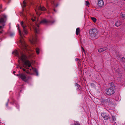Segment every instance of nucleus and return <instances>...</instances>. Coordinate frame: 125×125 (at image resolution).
<instances>
[{
    "label": "nucleus",
    "instance_id": "obj_36",
    "mask_svg": "<svg viewBox=\"0 0 125 125\" xmlns=\"http://www.w3.org/2000/svg\"><path fill=\"white\" fill-rule=\"evenodd\" d=\"M23 69V71H26L25 69Z\"/></svg>",
    "mask_w": 125,
    "mask_h": 125
},
{
    "label": "nucleus",
    "instance_id": "obj_32",
    "mask_svg": "<svg viewBox=\"0 0 125 125\" xmlns=\"http://www.w3.org/2000/svg\"><path fill=\"white\" fill-rule=\"evenodd\" d=\"M82 49H83V52H84V53H85V50H84V49L83 48V47H82Z\"/></svg>",
    "mask_w": 125,
    "mask_h": 125
},
{
    "label": "nucleus",
    "instance_id": "obj_23",
    "mask_svg": "<svg viewBox=\"0 0 125 125\" xmlns=\"http://www.w3.org/2000/svg\"><path fill=\"white\" fill-rule=\"evenodd\" d=\"M91 19L94 22H95L96 21V19L95 18L91 17Z\"/></svg>",
    "mask_w": 125,
    "mask_h": 125
},
{
    "label": "nucleus",
    "instance_id": "obj_6",
    "mask_svg": "<svg viewBox=\"0 0 125 125\" xmlns=\"http://www.w3.org/2000/svg\"><path fill=\"white\" fill-rule=\"evenodd\" d=\"M115 92L114 89L112 88L106 89L105 91V93L108 95H111L113 94Z\"/></svg>",
    "mask_w": 125,
    "mask_h": 125
},
{
    "label": "nucleus",
    "instance_id": "obj_45",
    "mask_svg": "<svg viewBox=\"0 0 125 125\" xmlns=\"http://www.w3.org/2000/svg\"><path fill=\"white\" fill-rule=\"evenodd\" d=\"M48 13H50L49 12H48Z\"/></svg>",
    "mask_w": 125,
    "mask_h": 125
},
{
    "label": "nucleus",
    "instance_id": "obj_25",
    "mask_svg": "<svg viewBox=\"0 0 125 125\" xmlns=\"http://www.w3.org/2000/svg\"><path fill=\"white\" fill-rule=\"evenodd\" d=\"M15 33L14 32H11L10 33V35L11 37L13 36L14 35Z\"/></svg>",
    "mask_w": 125,
    "mask_h": 125
},
{
    "label": "nucleus",
    "instance_id": "obj_31",
    "mask_svg": "<svg viewBox=\"0 0 125 125\" xmlns=\"http://www.w3.org/2000/svg\"><path fill=\"white\" fill-rule=\"evenodd\" d=\"M36 75H37V76L38 75V73L37 71V72H36Z\"/></svg>",
    "mask_w": 125,
    "mask_h": 125
},
{
    "label": "nucleus",
    "instance_id": "obj_40",
    "mask_svg": "<svg viewBox=\"0 0 125 125\" xmlns=\"http://www.w3.org/2000/svg\"><path fill=\"white\" fill-rule=\"evenodd\" d=\"M13 73L14 74L15 73V71H13Z\"/></svg>",
    "mask_w": 125,
    "mask_h": 125
},
{
    "label": "nucleus",
    "instance_id": "obj_27",
    "mask_svg": "<svg viewBox=\"0 0 125 125\" xmlns=\"http://www.w3.org/2000/svg\"><path fill=\"white\" fill-rule=\"evenodd\" d=\"M116 119L115 116H112V120L113 121H115V120Z\"/></svg>",
    "mask_w": 125,
    "mask_h": 125
},
{
    "label": "nucleus",
    "instance_id": "obj_43",
    "mask_svg": "<svg viewBox=\"0 0 125 125\" xmlns=\"http://www.w3.org/2000/svg\"><path fill=\"white\" fill-rule=\"evenodd\" d=\"M19 74H17V76H19Z\"/></svg>",
    "mask_w": 125,
    "mask_h": 125
},
{
    "label": "nucleus",
    "instance_id": "obj_11",
    "mask_svg": "<svg viewBox=\"0 0 125 125\" xmlns=\"http://www.w3.org/2000/svg\"><path fill=\"white\" fill-rule=\"evenodd\" d=\"M102 104L105 103H110L111 102V100L109 98L103 99L102 100Z\"/></svg>",
    "mask_w": 125,
    "mask_h": 125
},
{
    "label": "nucleus",
    "instance_id": "obj_29",
    "mask_svg": "<svg viewBox=\"0 0 125 125\" xmlns=\"http://www.w3.org/2000/svg\"><path fill=\"white\" fill-rule=\"evenodd\" d=\"M85 3V5H86V6H88L89 4V2L87 1H86Z\"/></svg>",
    "mask_w": 125,
    "mask_h": 125
},
{
    "label": "nucleus",
    "instance_id": "obj_19",
    "mask_svg": "<svg viewBox=\"0 0 125 125\" xmlns=\"http://www.w3.org/2000/svg\"><path fill=\"white\" fill-rule=\"evenodd\" d=\"M75 87L76 89H79V87H80V85L77 83H76Z\"/></svg>",
    "mask_w": 125,
    "mask_h": 125
},
{
    "label": "nucleus",
    "instance_id": "obj_48",
    "mask_svg": "<svg viewBox=\"0 0 125 125\" xmlns=\"http://www.w3.org/2000/svg\"><path fill=\"white\" fill-rule=\"evenodd\" d=\"M124 0L125 1V0Z\"/></svg>",
    "mask_w": 125,
    "mask_h": 125
},
{
    "label": "nucleus",
    "instance_id": "obj_18",
    "mask_svg": "<svg viewBox=\"0 0 125 125\" xmlns=\"http://www.w3.org/2000/svg\"><path fill=\"white\" fill-rule=\"evenodd\" d=\"M72 125H81L79 122L77 121H75L73 124Z\"/></svg>",
    "mask_w": 125,
    "mask_h": 125
},
{
    "label": "nucleus",
    "instance_id": "obj_21",
    "mask_svg": "<svg viewBox=\"0 0 125 125\" xmlns=\"http://www.w3.org/2000/svg\"><path fill=\"white\" fill-rule=\"evenodd\" d=\"M31 20L32 21H36V20H37V21H38V20L37 18L36 17H34V18H32L31 19Z\"/></svg>",
    "mask_w": 125,
    "mask_h": 125
},
{
    "label": "nucleus",
    "instance_id": "obj_17",
    "mask_svg": "<svg viewBox=\"0 0 125 125\" xmlns=\"http://www.w3.org/2000/svg\"><path fill=\"white\" fill-rule=\"evenodd\" d=\"M121 23L119 22V21H117L115 23V25L117 27H118L120 26V25Z\"/></svg>",
    "mask_w": 125,
    "mask_h": 125
},
{
    "label": "nucleus",
    "instance_id": "obj_10",
    "mask_svg": "<svg viewBox=\"0 0 125 125\" xmlns=\"http://www.w3.org/2000/svg\"><path fill=\"white\" fill-rule=\"evenodd\" d=\"M37 36L35 35V36L33 37L32 39L30 40L32 44H34L37 42Z\"/></svg>",
    "mask_w": 125,
    "mask_h": 125
},
{
    "label": "nucleus",
    "instance_id": "obj_8",
    "mask_svg": "<svg viewBox=\"0 0 125 125\" xmlns=\"http://www.w3.org/2000/svg\"><path fill=\"white\" fill-rule=\"evenodd\" d=\"M101 115L104 119L105 120H108L110 118V117L109 114L106 113H102Z\"/></svg>",
    "mask_w": 125,
    "mask_h": 125
},
{
    "label": "nucleus",
    "instance_id": "obj_34",
    "mask_svg": "<svg viewBox=\"0 0 125 125\" xmlns=\"http://www.w3.org/2000/svg\"><path fill=\"white\" fill-rule=\"evenodd\" d=\"M8 103H7L6 104V106H7V107H8Z\"/></svg>",
    "mask_w": 125,
    "mask_h": 125
},
{
    "label": "nucleus",
    "instance_id": "obj_28",
    "mask_svg": "<svg viewBox=\"0 0 125 125\" xmlns=\"http://www.w3.org/2000/svg\"><path fill=\"white\" fill-rule=\"evenodd\" d=\"M121 61H122L124 62L125 61V59L123 57H122L121 59Z\"/></svg>",
    "mask_w": 125,
    "mask_h": 125
},
{
    "label": "nucleus",
    "instance_id": "obj_44",
    "mask_svg": "<svg viewBox=\"0 0 125 125\" xmlns=\"http://www.w3.org/2000/svg\"><path fill=\"white\" fill-rule=\"evenodd\" d=\"M18 62H19V63H20L19 61H18Z\"/></svg>",
    "mask_w": 125,
    "mask_h": 125
},
{
    "label": "nucleus",
    "instance_id": "obj_33",
    "mask_svg": "<svg viewBox=\"0 0 125 125\" xmlns=\"http://www.w3.org/2000/svg\"><path fill=\"white\" fill-rule=\"evenodd\" d=\"M80 61H78V65H80Z\"/></svg>",
    "mask_w": 125,
    "mask_h": 125
},
{
    "label": "nucleus",
    "instance_id": "obj_41",
    "mask_svg": "<svg viewBox=\"0 0 125 125\" xmlns=\"http://www.w3.org/2000/svg\"><path fill=\"white\" fill-rule=\"evenodd\" d=\"M2 33V31H0V33Z\"/></svg>",
    "mask_w": 125,
    "mask_h": 125
},
{
    "label": "nucleus",
    "instance_id": "obj_47",
    "mask_svg": "<svg viewBox=\"0 0 125 125\" xmlns=\"http://www.w3.org/2000/svg\"><path fill=\"white\" fill-rule=\"evenodd\" d=\"M52 4H53V3H52Z\"/></svg>",
    "mask_w": 125,
    "mask_h": 125
},
{
    "label": "nucleus",
    "instance_id": "obj_39",
    "mask_svg": "<svg viewBox=\"0 0 125 125\" xmlns=\"http://www.w3.org/2000/svg\"><path fill=\"white\" fill-rule=\"evenodd\" d=\"M53 10H54L55 12H56V10H55V9H53Z\"/></svg>",
    "mask_w": 125,
    "mask_h": 125
},
{
    "label": "nucleus",
    "instance_id": "obj_7",
    "mask_svg": "<svg viewBox=\"0 0 125 125\" xmlns=\"http://www.w3.org/2000/svg\"><path fill=\"white\" fill-rule=\"evenodd\" d=\"M19 77L25 82H27L28 80L31 78L30 76H26V75L23 73H21L20 74Z\"/></svg>",
    "mask_w": 125,
    "mask_h": 125
},
{
    "label": "nucleus",
    "instance_id": "obj_12",
    "mask_svg": "<svg viewBox=\"0 0 125 125\" xmlns=\"http://www.w3.org/2000/svg\"><path fill=\"white\" fill-rule=\"evenodd\" d=\"M6 18V16L4 15H2L0 18V23H2L4 22V19Z\"/></svg>",
    "mask_w": 125,
    "mask_h": 125
},
{
    "label": "nucleus",
    "instance_id": "obj_2",
    "mask_svg": "<svg viewBox=\"0 0 125 125\" xmlns=\"http://www.w3.org/2000/svg\"><path fill=\"white\" fill-rule=\"evenodd\" d=\"M21 25L23 28V33H22L21 30L20 29V25L19 24H17V27L18 30L19 31V33L20 36V42L21 44V47L22 49H25L27 50V46L25 42L24 41L23 39V35L27 34V31L26 28V25L24 24L23 22L22 21L21 22Z\"/></svg>",
    "mask_w": 125,
    "mask_h": 125
},
{
    "label": "nucleus",
    "instance_id": "obj_35",
    "mask_svg": "<svg viewBox=\"0 0 125 125\" xmlns=\"http://www.w3.org/2000/svg\"><path fill=\"white\" fill-rule=\"evenodd\" d=\"M80 60H79V59H78V58H77V61H80Z\"/></svg>",
    "mask_w": 125,
    "mask_h": 125
},
{
    "label": "nucleus",
    "instance_id": "obj_16",
    "mask_svg": "<svg viewBox=\"0 0 125 125\" xmlns=\"http://www.w3.org/2000/svg\"><path fill=\"white\" fill-rule=\"evenodd\" d=\"M21 16H22L24 18V20H26L27 19L26 15L24 14L23 13L21 12Z\"/></svg>",
    "mask_w": 125,
    "mask_h": 125
},
{
    "label": "nucleus",
    "instance_id": "obj_46",
    "mask_svg": "<svg viewBox=\"0 0 125 125\" xmlns=\"http://www.w3.org/2000/svg\"><path fill=\"white\" fill-rule=\"evenodd\" d=\"M112 87H113V86H112Z\"/></svg>",
    "mask_w": 125,
    "mask_h": 125
},
{
    "label": "nucleus",
    "instance_id": "obj_9",
    "mask_svg": "<svg viewBox=\"0 0 125 125\" xmlns=\"http://www.w3.org/2000/svg\"><path fill=\"white\" fill-rule=\"evenodd\" d=\"M37 10L36 9L35 10L36 11V13L38 15L39 14L38 12L37 11V10H41L44 11L46 10V9L43 6L41 7V6H37Z\"/></svg>",
    "mask_w": 125,
    "mask_h": 125
},
{
    "label": "nucleus",
    "instance_id": "obj_24",
    "mask_svg": "<svg viewBox=\"0 0 125 125\" xmlns=\"http://www.w3.org/2000/svg\"><path fill=\"white\" fill-rule=\"evenodd\" d=\"M121 17L124 19H125V14H122L121 15Z\"/></svg>",
    "mask_w": 125,
    "mask_h": 125
},
{
    "label": "nucleus",
    "instance_id": "obj_37",
    "mask_svg": "<svg viewBox=\"0 0 125 125\" xmlns=\"http://www.w3.org/2000/svg\"><path fill=\"white\" fill-rule=\"evenodd\" d=\"M2 27V26H0V29Z\"/></svg>",
    "mask_w": 125,
    "mask_h": 125
},
{
    "label": "nucleus",
    "instance_id": "obj_4",
    "mask_svg": "<svg viewBox=\"0 0 125 125\" xmlns=\"http://www.w3.org/2000/svg\"><path fill=\"white\" fill-rule=\"evenodd\" d=\"M29 24L33 28L34 32L35 34L38 33L39 31V25L37 24V23H35L34 24H32L30 21H29Z\"/></svg>",
    "mask_w": 125,
    "mask_h": 125
},
{
    "label": "nucleus",
    "instance_id": "obj_14",
    "mask_svg": "<svg viewBox=\"0 0 125 125\" xmlns=\"http://www.w3.org/2000/svg\"><path fill=\"white\" fill-rule=\"evenodd\" d=\"M107 49V48H100L98 50V52H101L105 51Z\"/></svg>",
    "mask_w": 125,
    "mask_h": 125
},
{
    "label": "nucleus",
    "instance_id": "obj_3",
    "mask_svg": "<svg viewBox=\"0 0 125 125\" xmlns=\"http://www.w3.org/2000/svg\"><path fill=\"white\" fill-rule=\"evenodd\" d=\"M89 32L90 35L92 39L95 38L98 32L97 30L95 28L90 29Z\"/></svg>",
    "mask_w": 125,
    "mask_h": 125
},
{
    "label": "nucleus",
    "instance_id": "obj_13",
    "mask_svg": "<svg viewBox=\"0 0 125 125\" xmlns=\"http://www.w3.org/2000/svg\"><path fill=\"white\" fill-rule=\"evenodd\" d=\"M104 2L102 0H100L98 3V6L99 7H102L104 5Z\"/></svg>",
    "mask_w": 125,
    "mask_h": 125
},
{
    "label": "nucleus",
    "instance_id": "obj_42",
    "mask_svg": "<svg viewBox=\"0 0 125 125\" xmlns=\"http://www.w3.org/2000/svg\"><path fill=\"white\" fill-rule=\"evenodd\" d=\"M19 67H20V68L21 69L22 67H20V66H19Z\"/></svg>",
    "mask_w": 125,
    "mask_h": 125
},
{
    "label": "nucleus",
    "instance_id": "obj_20",
    "mask_svg": "<svg viewBox=\"0 0 125 125\" xmlns=\"http://www.w3.org/2000/svg\"><path fill=\"white\" fill-rule=\"evenodd\" d=\"M36 52L37 54H39V50L38 48H36L35 49Z\"/></svg>",
    "mask_w": 125,
    "mask_h": 125
},
{
    "label": "nucleus",
    "instance_id": "obj_15",
    "mask_svg": "<svg viewBox=\"0 0 125 125\" xmlns=\"http://www.w3.org/2000/svg\"><path fill=\"white\" fill-rule=\"evenodd\" d=\"M80 29L79 28H77L76 30V33L77 35H78V34L80 33Z\"/></svg>",
    "mask_w": 125,
    "mask_h": 125
},
{
    "label": "nucleus",
    "instance_id": "obj_38",
    "mask_svg": "<svg viewBox=\"0 0 125 125\" xmlns=\"http://www.w3.org/2000/svg\"><path fill=\"white\" fill-rule=\"evenodd\" d=\"M1 8H2V7H1V6H0V9Z\"/></svg>",
    "mask_w": 125,
    "mask_h": 125
},
{
    "label": "nucleus",
    "instance_id": "obj_1",
    "mask_svg": "<svg viewBox=\"0 0 125 125\" xmlns=\"http://www.w3.org/2000/svg\"><path fill=\"white\" fill-rule=\"evenodd\" d=\"M27 50L25 49H22L19 52L17 50H15L12 53L16 56L18 57L19 59L22 61V62L24 63L23 67L29 70L26 71V73L30 74L32 75V73L31 72L33 70V67L31 66V63L28 60L25 61L27 57L25 54V52L23 50H26L27 51L29 50V49L27 47Z\"/></svg>",
    "mask_w": 125,
    "mask_h": 125
},
{
    "label": "nucleus",
    "instance_id": "obj_30",
    "mask_svg": "<svg viewBox=\"0 0 125 125\" xmlns=\"http://www.w3.org/2000/svg\"><path fill=\"white\" fill-rule=\"evenodd\" d=\"M32 70L34 72H36L37 71L36 69L35 68H33Z\"/></svg>",
    "mask_w": 125,
    "mask_h": 125
},
{
    "label": "nucleus",
    "instance_id": "obj_22",
    "mask_svg": "<svg viewBox=\"0 0 125 125\" xmlns=\"http://www.w3.org/2000/svg\"><path fill=\"white\" fill-rule=\"evenodd\" d=\"M23 5L22 6V7L23 8H25L26 6V2L25 1H23Z\"/></svg>",
    "mask_w": 125,
    "mask_h": 125
},
{
    "label": "nucleus",
    "instance_id": "obj_26",
    "mask_svg": "<svg viewBox=\"0 0 125 125\" xmlns=\"http://www.w3.org/2000/svg\"><path fill=\"white\" fill-rule=\"evenodd\" d=\"M34 56V55L33 54V53H32L31 54H30L29 56L31 57L32 58Z\"/></svg>",
    "mask_w": 125,
    "mask_h": 125
},
{
    "label": "nucleus",
    "instance_id": "obj_5",
    "mask_svg": "<svg viewBox=\"0 0 125 125\" xmlns=\"http://www.w3.org/2000/svg\"><path fill=\"white\" fill-rule=\"evenodd\" d=\"M55 22V20L52 21L47 20L45 19L42 20L40 22V24L48 25L49 24H52Z\"/></svg>",
    "mask_w": 125,
    "mask_h": 125
}]
</instances>
